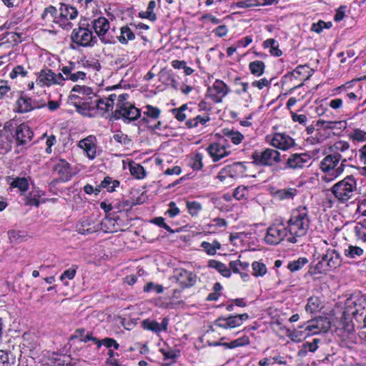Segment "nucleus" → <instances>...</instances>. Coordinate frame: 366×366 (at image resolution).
Instances as JSON below:
<instances>
[{"mask_svg":"<svg viewBox=\"0 0 366 366\" xmlns=\"http://www.w3.org/2000/svg\"><path fill=\"white\" fill-rule=\"evenodd\" d=\"M188 212L192 216H197L202 209V204L197 201H187L186 202Z\"/></svg>","mask_w":366,"mask_h":366,"instance_id":"4d7b16f0","label":"nucleus"},{"mask_svg":"<svg viewBox=\"0 0 366 366\" xmlns=\"http://www.w3.org/2000/svg\"><path fill=\"white\" fill-rule=\"evenodd\" d=\"M168 324L169 320L167 318H163L161 323L150 319H146L142 322V327L144 330L152 331L157 334L162 331H167Z\"/></svg>","mask_w":366,"mask_h":366,"instance_id":"393cba45","label":"nucleus"},{"mask_svg":"<svg viewBox=\"0 0 366 366\" xmlns=\"http://www.w3.org/2000/svg\"><path fill=\"white\" fill-rule=\"evenodd\" d=\"M350 147V145L347 141L338 140L330 147L329 149L334 155H342V154L347 152Z\"/></svg>","mask_w":366,"mask_h":366,"instance_id":"473e14b6","label":"nucleus"},{"mask_svg":"<svg viewBox=\"0 0 366 366\" xmlns=\"http://www.w3.org/2000/svg\"><path fill=\"white\" fill-rule=\"evenodd\" d=\"M310 223L308 208L300 206L292 212L287 225L282 221L274 222L267 229L264 241L268 244L276 245L287 237L288 242L296 243L299 237L307 234Z\"/></svg>","mask_w":366,"mask_h":366,"instance_id":"f257e3e1","label":"nucleus"},{"mask_svg":"<svg viewBox=\"0 0 366 366\" xmlns=\"http://www.w3.org/2000/svg\"><path fill=\"white\" fill-rule=\"evenodd\" d=\"M295 74L305 76V80L308 79L312 76L311 71L307 65H300L297 66L295 69L289 74V76H295Z\"/></svg>","mask_w":366,"mask_h":366,"instance_id":"6e6d98bb","label":"nucleus"},{"mask_svg":"<svg viewBox=\"0 0 366 366\" xmlns=\"http://www.w3.org/2000/svg\"><path fill=\"white\" fill-rule=\"evenodd\" d=\"M354 232L357 239L366 242V221L357 223L354 227Z\"/></svg>","mask_w":366,"mask_h":366,"instance_id":"5fc2aeb1","label":"nucleus"},{"mask_svg":"<svg viewBox=\"0 0 366 366\" xmlns=\"http://www.w3.org/2000/svg\"><path fill=\"white\" fill-rule=\"evenodd\" d=\"M364 254V249L361 247L350 244L344 249V254L350 259L360 257Z\"/></svg>","mask_w":366,"mask_h":366,"instance_id":"a19ab883","label":"nucleus"},{"mask_svg":"<svg viewBox=\"0 0 366 366\" xmlns=\"http://www.w3.org/2000/svg\"><path fill=\"white\" fill-rule=\"evenodd\" d=\"M297 194V190L295 188L288 187L277 190L274 196L280 200L292 199Z\"/></svg>","mask_w":366,"mask_h":366,"instance_id":"72a5a7b5","label":"nucleus"},{"mask_svg":"<svg viewBox=\"0 0 366 366\" xmlns=\"http://www.w3.org/2000/svg\"><path fill=\"white\" fill-rule=\"evenodd\" d=\"M11 180L9 185L11 188H16L21 194H24L29 189V178L25 177H9Z\"/></svg>","mask_w":366,"mask_h":366,"instance_id":"c85d7f7f","label":"nucleus"},{"mask_svg":"<svg viewBox=\"0 0 366 366\" xmlns=\"http://www.w3.org/2000/svg\"><path fill=\"white\" fill-rule=\"evenodd\" d=\"M330 328V322L328 318L320 317L315 320L308 321L305 327L307 335H317L321 332H326Z\"/></svg>","mask_w":366,"mask_h":366,"instance_id":"f3484780","label":"nucleus"},{"mask_svg":"<svg viewBox=\"0 0 366 366\" xmlns=\"http://www.w3.org/2000/svg\"><path fill=\"white\" fill-rule=\"evenodd\" d=\"M161 114V110L158 107H153L152 105L147 104L144 107L143 114L147 117H143L142 120H145L149 123V119L151 120H157Z\"/></svg>","mask_w":366,"mask_h":366,"instance_id":"c9c22d12","label":"nucleus"},{"mask_svg":"<svg viewBox=\"0 0 366 366\" xmlns=\"http://www.w3.org/2000/svg\"><path fill=\"white\" fill-rule=\"evenodd\" d=\"M144 291L147 292H155L157 294H161L164 292V287L161 285L154 284L151 282L144 286Z\"/></svg>","mask_w":366,"mask_h":366,"instance_id":"69168bd1","label":"nucleus"},{"mask_svg":"<svg viewBox=\"0 0 366 366\" xmlns=\"http://www.w3.org/2000/svg\"><path fill=\"white\" fill-rule=\"evenodd\" d=\"M249 344V338L247 335H244L238 339H236L230 342L223 343L222 345L229 349H233L238 347L247 345Z\"/></svg>","mask_w":366,"mask_h":366,"instance_id":"de8ad7c7","label":"nucleus"},{"mask_svg":"<svg viewBox=\"0 0 366 366\" xmlns=\"http://www.w3.org/2000/svg\"><path fill=\"white\" fill-rule=\"evenodd\" d=\"M156 7V2L152 0L149 2L147 9L146 11H142L139 13V16L142 19H147L152 21L157 19V16L154 13V10Z\"/></svg>","mask_w":366,"mask_h":366,"instance_id":"a18cd8bd","label":"nucleus"},{"mask_svg":"<svg viewBox=\"0 0 366 366\" xmlns=\"http://www.w3.org/2000/svg\"><path fill=\"white\" fill-rule=\"evenodd\" d=\"M70 95L71 100H74V105L76 108L78 112L81 114L86 115V111H84L83 108L78 107L77 103L82 102H90L95 97V93L90 87L85 86L75 85Z\"/></svg>","mask_w":366,"mask_h":366,"instance_id":"9b49d317","label":"nucleus"},{"mask_svg":"<svg viewBox=\"0 0 366 366\" xmlns=\"http://www.w3.org/2000/svg\"><path fill=\"white\" fill-rule=\"evenodd\" d=\"M53 171L59 177L61 182H67L71 179L72 172L70 164L64 159H57L54 162Z\"/></svg>","mask_w":366,"mask_h":366,"instance_id":"5701e85b","label":"nucleus"},{"mask_svg":"<svg viewBox=\"0 0 366 366\" xmlns=\"http://www.w3.org/2000/svg\"><path fill=\"white\" fill-rule=\"evenodd\" d=\"M113 139L122 145H128L131 142V139L128 137V136L121 131L117 132L113 135Z\"/></svg>","mask_w":366,"mask_h":366,"instance_id":"e2e57ef3","label":"nucleus"},{"mask_svg":"<svg viewBox=\"0 0 366 366\" xmlns=\"http://www.w3.org/2000/svg\"><path fill=\"white\" fill-rule=\"evenodd\" d=\"M119 186V182L118 180H113L109 177H106L103 181H102L101 184L99 185L100 187V190L102 188L107 189V192H112L115 190L117 187Z\"/></svg>","mask_w":366,"mask_h":366,"instance_id":"09e8293b","label":"nucleus"},{"mask_svg":"<svg viewBox=\"0 0 366 366\" xmlns=\"http://www.w3.org/2000/svg\"><path fill=\"white\" fill-rule=\"evenodd\" d=\"M79 147L84 150V153L89 159H94L97 153L94 137L89 136L79 141Z\"/></svg>","mask_w":366,"mask_h":366,"instance_id":"bb28decb","label":"nucleus"},{"mask_svg":"<svg viewBox=\"0 0 366 366\" xmlns=\"http://www.w3.org/2000/svg\"><path fill=\"white\" fill-rule=\"evenodd\" d=\"M129 169L131 174L136 179H142L146 177L144 168L138 163L131 162L129 164Z\"/></svg>","mask_w":366,"mask_h":366,"instance_id":"79ce46f5","label":"nucleus"},{"mask_svg":"<svg viewBox=\"0 0 366 366\" xmlns=\"http://www.w3.org/2000/svg\"><path fill=\"white\" fill-rule=\"evenodd\" d=\"M79 66H77L74 62H69L68 65L64 66L61 71L62 74L65 76L66 80L71 81H77L79 80H84L86 77V72L82 70H79Z\"/></svg>","mask_w":366,"mask_h":366,"instance_id":"412c9836","label":"nucleus"},{"mask_svg":"<svg viewBox=\"0 0 366 366\" xmlns=\"http://www.w3.org/2000/svg\"><path fill=\"white\" fill-rule=\"evenodd\" d=\"M249 194V188L245 186H239L234 192L233 196L237 200L245 199Z\"/></svg>","mask_w":366,"mask_h":366,"instance_id":"680f3d73","label":"nucleus"},{"mask_svg":"<svg viewBox=\"0 0 366 366\" xmlns=\"http://www.w3.org/2000/svg\"><path fill=\"white\" fill-rule=\"evenodd\" d=\"M252 162L257 166L272 167L282 162L280 152L272 148L256 150L252 154Z\"/></svg>","mask_w":366,"mask_h":366,"instance_id":"1a4fd4ad","label":"nucleus"},{"mask_svg":"<svg viewBox=\"0 0 366 366\" xmlns=\"http://www.w3.org/2000/svg\"><path fill=\"white\" fill-rule=\"evenodd\" d=\"M44 195V193L41 190L32 191L26 197V204L29 206L39 207L40 204L39 198Z\"/></svg>","mask_w":366,"mask_h":366,"instance_id":"49530a36","label":"nucleus"},{"mask_svg":"<svg viewBox=\"0 0 366 366\" xmlns=\"http://www.w3.org/2000/svg\"><path fill=\"white\" fill-rule=\"evenodd\" d=\"M59 16V25L64 29H70L71 24L69 20L76 18L78 11L76 8L65 4H61L58 14Z\"/></svg>","mask_w":366,"mask_h":366,"instance_id":"6ab92c4d","label":"nucleus"},{"mask_svg":"<svg viewBox=\"0 0 366 366\" xmlns=\"http://www.w3.org/2000/svg\"><path fill=\"white\" fill-rule=\"evenodd\" d=\"M248 318L249 315L247 313L230 315L227 317H219L215 320L214 325L225 330L232 329L242 325L243 322L246 321Z\"/></svg>","mask_w":366,"mask_h":366,"instance_id":"dca6fc26","label":"nucleus"},{"mask_svg":"<svg viewBox=\"0 0 366 366\" xmlns=\"http://www.w3.org/2000/svg\"><path fill=\"white\" fill-rule=\"evenodd\" d=\"M236 6L239 9L261 6L260 0H242L236 2Z\"/></svg>","mask_w":366,"mask_h":366,"instance_id":"0e129e2a","label":"nucleus"},{"mask_svg":"<svg viewBox=\"0 0 366 366\" xmlns=\"http://www.w3.org/2000/svg\"><path fill=\"white\" fill-rule=\"evenodd\" d=\"M26 74L27 71L24 69V67L21 65H18L13 69L9 76L11 79H15L19 76L22 77L25 76Z\"/></svg>","mask_w":366,"mask_h":366,"instance_id":"338daca9","label":"nucleus"},{"mask_svg":"<svg viewBox=\"0 0 366 366\" xmlns=\"http://www.w3.org/2000/svg\"><path fill=\"white\" fill-rule=\"evenodd\" d=\"M207 151L214 162L221 160L230 154L226 139L210 144L207 148Z\"/></svg>","mask_w":366,"mask_h":366,"instance_id":"a211bd4d","label":"nucleus"},{"mask_svg":"<svg viewBox=\"0 0 366 366\" xmlns=\"http://www.w3.org/2000/svg\"><path fill=\"white\" fill-rule=\"evenodd\" d=\"M341 264L340 254L334 249H329L322 257L321 260L316 264L317 273H326Z\"/></svg>","mask_w":366,"mask_h":366,"instance_id":"9d476101","label":"nucleus"},{"mask_svg":"<svg viewBox=\"0 0 366 366\" xmlns=\"http://www.w3.org/2000/svg\"><path fill=\"white\" fill-rule=\"evenodd\" d=\"M221 244L219 241L214 239L212 242L204 241L201 243V247L209 255L213 256L216 254L217 251L221 249Z\"/></svg>","mask_w":366,"mask_h":366,"instance_id":"37998d69","label":"nucleus"},{"mask_svg":"<svg viewBox=\"0 0 366 366\" xmlns=\"http://www.w3.org/2000/svg\"><path fill=\"white\" fill-rule=\"evenodd\" d=\"M357 191V180L353 175H348L342 180L335 183L331 188L335 200L345 204L352 199Z\"/></svg>","mask_w":366,"mask_h":366,"instance_id":"20e7f679","label":"nucleus"},{"mask_svg":"<svg viewBox=\"0 0 366 366\" xmlns=\"http://www.w3.org/2000/svg\"><path fill=\"white\" fill-rule=\"evenodd\" d=\"M322 302L318 297H311L308 299L305 310L311 314L316 313L322 309Z\"/></svg>","mask_w":366,"mask_h":366,"instance_id":"ea45409f","label":"nucleus"},{"mask_svg":"<svg viewBox=\"0 0 366 366\" xmlns=\"http://www.w3.org/2000/svg\"><path fill=\"white\" fill-rule=\"evenodd\" d=\"M230 92V87L224 81L221 79H215L213 84L207 88L206 96L214 104H219Z\"/></svg>","mask_w":366,"mask_h":366,"instance_id":"f8f14e48","label":"nucleus"},{"mask_svg":"<svg viewBox=\"0 0 366 366\" xmlns=\"http://www.w3.org/2000/svg\"><path fill=\"white\" fill-rule=\"evenodd\" d=\"M267 142L273 148L287 151L295 146V139L285 132H277L266 137Z\"/></svg>","mask_w":366,"mask_h":366,"instance_id":"ddd939ff","label":"nucleus"},{"mask_svg":"<svg viewBox=\"0 0 366 366\" xmlns=\"http://www.w3.org/2000/svg\"><path fill=\"white\" fill-rule=\"evenodd\" d=\"M41 19L46 22H54L59 25L58 11L53 6H49L44 9L41 14Z\"/></svg>","mask_w":366,"mask_h":366,"instance_id":"7c9ffc66","label":"nucleus"},{"mask_svg":"<svg viewBox=\"0 0 366 366\" xmlns=\"http://www.w3.org/2000/svg\"><path fill=\"white\" fill-rule=\"evenodd\" d=\"M249 267V263L246 262H241L239 260L232 261L229 262L230 270L232 269L234 273H240L241 271L245 270Z\"/></svg>","mask_w":366,"mask_h":366,"instance_id":"13d9d810","label":"nucleus"},{"mask_svg":"<svg viewBox=\"0 0 366 366\" xmlns=\"http://www.w3.org/2000/svg\"><path fill=\"white\" fill-rule=\"evenodd\" d=\"M347 316L348 315H345L342 322V327L345 332H347L348 334H352L356 329L366 328V327H359L357 322L355 321L352 316H351V317H347Z\"/></svg>","mask_w":366,"mask_h":366,"instance_id":"e433bc0d","label":"nucleus"},{"mask_svg":"<svg viewBox=\"0 0 366 366\" xmlns=\"http://www.w3.org/2000/svg\"><path fill=\"white\" fill-rule=\"evenodd\" d=\"M311 157L307 153H293L289 155L285 162V168L290 169H301L310 161Z\"/></svg>","mask_w":366,"mask_h":366,"instance_id":"aec40b11","label":"nucleus"},{"mask_svg":"<svg viewBox=\"0 0 366 366\" xmlns=\"http://www.w3.org/2000/svg\"><path fill=\"white\" fill-rule=\"evenodd\" d=\"M227 227V222L223 218H214L204 227L210 234H215Z\"/></svg>","mask_w":366,"mask_h":366,"instance_id":"cd10ccee","label":"nucleus"},{"mask_svg":"<svg viewBox=\"0 0 366 366\" xmlns=\"http://www.w3.org/2000/svg\"><path fill=\"white\" fill-rule=\"evenodd\" d=\"M348 137L352 142H366V132L357 128L349 133Z\"/></svg>","mask_w":366,"mask_h":366,"instance_id":"603ef678","label":"nucleus"},{"mask_svg":"<svg viewBox=\"0 0 366 366\" xmlns=\"http://www.w3.org/2000/svg\"><path fill=\"white\" fill-rule=\"evenodd\" d=\"M208 267L215 269L224 277H229L231 276L230 267H227L226 264L219 261L210 259L208 262Z\"/></svg>","mask_w":366,"mask_h":366,"instance_id":"2f4dec72","label":"nucleus"},{"mask_svg":"<svg viewBox=\"0 0 366 366\" xmlns=\"http://www.w3.org/2000/svg\"><path fill=\"white\" fill-rule=\"evenodd\" d=\"M161 353L164 355L165 360H171L172 362L179 356V351L171 348H161Z\"/></svg>","mask_w":366,"mask_h":366,"instance_id":"052dcab7","label":"nucleus"},{"mask_svg":"<svg viewBox=\"0 0 366 366\" xmlns=\"http://www.w3.org/2000/svg\"><path fill=\"white\" fill-rule=\"evenodd\" d=\"M262 46L264 49H269L270 54L274 56L279 57L282 54V51L279 49V44L274 39H266Z\"/></svg>","mask_w":366,"mask_h":366,"instance_id":"4c0bfd02","label":"nucleus"},{"mask_svg":"<svg viewBox=\"0 0 366 366\" xmlns=\"http://www.w3.org/2000/svg\"><path fill=\"white\" fill-rule=\"evenodd\" d=\"M307 262L308 259L306 257H300L296 260L289 262L287 268L292 272H297L301 269Z\"/></svg>","mask_w":366,"mask_h":366,"instance_id":"864d4df0","label":"nucleus"},{"mask_svg":"<svg viewBox=\"0 0 366 366\" xmlns=\"http://www.w3.org/2000/svg\"><path fill=\"white\" fill-rule=\"evenodd\" d=\"M247 162H237L222 167L217 175V179L224 184H232L236 178L245 175Z\"/></svg>","mask_w":366,"mask_h":366,"instance_id":"6e6552de","label":"nucleus"},{"mask_svg":"<svg viewBox=\"0 0 366 366\" xmlns=\"http://www.w3.org/2000/svg\"><path fill=\"white\" fill-rule=\"evenodd\" d=\"M86 26H91L103 44H112L116 42L114 36L109 31L110 23L106 17L102 15L94 16L90 20V23L86 24Z\"/></svg>","mask_w":366,"mask_h":366,"instance_id":"0eeeda50","label":"nucleus"},{"mask_svg":"<svg viewBox=\"0 0 366 366\" xmlns=\"http://www.w3.org/2000/svg\"><path fill=\"white\" fill-rule=\"evenodd\" d=\"M365 299L359 295L352 296L345 302L344 315L352 316L359 327H366Z\"/></svg>","mask_w":366,"mask_h":366,"instance_id":"39448f33","label":"nucleus"},{"mask_svg":"<svg viewBox=\"0 0 366 366\" xmlns=\"http://www.w3.org/2000/svg\"><path fill=\"white\" fill-rule=\"evenodd\" d=\"M252 274L256 277H263L267 272V268L262 262L254 261L252 264Z\"/></svg>","mask_w":366,"mask_h":366,"instance_id":"8fccbe9b","label":"nucleus"},{"mask_svg":"<svg viewBox=\"0 0 366 366\" xmlns=\"http://www.w3.org/2000/svg\"><path fill=\"white\" fill-rule=\"evenodd\" d=\"M119 92L111 94L108 97H99L95 94V97L90 102H82L77 103L78 107L83 108L86 111V115L102 116L107 112L112 111L114 104L119 99Z\"/></svg>","mask_w":366,"mask_h":366,"instance_id":"7ed1b4c3","label":"nucleus"},{"mask_svg":"<svg viewBox=\"0 0 366 366\" xmlns=\"http://www.w3.org/2000/svg\"><path fill=\"white\" fill-rule=\"evenodd\" d=\"M37 107H39L37 102L31 98L21 94L16 102L15 111L19 113H25Z\"/></svg>","mask_w":366,"mask_h":366,"instance_id":"b1692460","label":"nucleus"},{"mask_svg":"<svg viewBox=\"0 0 366 366\" xmlns=\"http://www.w3.org/2000/svg\"><path fill=\"white\" fill-rule=\"evenodd\" d=\"M128 98V94H119V99L116 102V110L114 112V117L117 119H122L125 122L136 120L140 117V110L129 103Z\"/></svg>","mask_w":366,"mask_h":366,"instance_id":"423d86ee","label":"nucleus"},{"mask_svg":"<svg viewBox=\"0 0 366 366\" xmlns=\"http://www.w3.org/2000/svg\"><path fill=\"white\" fill-rule=\"evenodd\" d=\"M178 282L182 287L193 286L197 280L196 274L182 268L175 269L172 277Z\"/></svg>","mask_w":366,"mask_h":366,"instance_id":"4be33fe9","label":"nucleus"},{"mask_svg":"<svg viewBox=\"0 0 366 366\" xmlns=\"http://www.w3.org/2000/svg\"><path fill=\"white\" fill-rule=\"evenodd\" d=\"M72 41L82 46H92V43L96 42V36L93 35L92 31L81 24L77 29H74L71 34Z\"/></svg>","mask_w":366,"mask_h":366,"instance_id":"4468645a","label":"nucleus"},{"mask_svg":"<svg viewBox=\"0 0 366 366\" xmlns=\"http://www.w3.org/2000/svg\"><path fill=\"white\" fill-rule=\"evenodd\" d=\"M15 136L19 144H25L31 140L33 132L27 124H21L16 127Z\"/></svg>","mask_w":366,"mask_h":366,"instance_id":"a878e982","label":"nucleus"},{"mask_svg":"<svg viewBox=\"0 0 366 366\" xmlns=\"http://www.w3.org/2000/svg\"><path fill=\"white\" fill-rule=\"evenodd\" d=\"M342 155L328 154L320 162V169L325 173L322 179L325 182H330L340 177L344 172L346 162L351 160Z\"/></svg>","mask_w":366,"mask_h":366,"instance_id":"f03ea898","label":"nucleus"},{"mask_svg":"<svg viewBox=\"0 0 366 366\" xmlns=\"http://www.w3.org/2000/svg\"><path fill=\"white\" fill-rule=\"evenodd\" d=\"M209 121L210 117L208 114L197 115L193 119L187 120L186 125L188 128H195L199 125L205 126Z\"/></svg>","mask_w":366,"mask_h":366,"instance_id":"58836bf2","label":"nucleus"},{"mask_svg":"<svg viewBox=\"0 0 366 366\" xmlns=\"http://www.w3.org/2000/svg\"><path fill=\"white\" fill-rule=\"evenodd\" d=\"M77 266L73 265L71 268L65 270L61 275L60 280H64V279L72 280L75 277L76 273Z\"/></svg>","mask_w":366,"mask_h":366,"instance_id":"774afa93","label":"nucleus"},{"mask_svg":"<svg viewBox=\"0 0 366 366\" xmlns=\"http://www.w3.org/2000/svg\"><path fill=\"white\" fill-rule=\"evenodd\" d=\"M249 69L254 76H260L264 72L265 64L262 61L256 60L249 64Z\"/></svg>","mask_w":366,"mask_h":366,"instance_id":"c03bdc74","label":"nucleus"},{"mask_svg":"<svg viewBox=\"0 0 366 366\" xmlns=\"http://www.w3.org/2000/svg\"><path fill=\"white\" fill-rule=\"evenodd\" d=\"M65 79L61 73L56 74L50 69H42L36 79V84L42 86L52 85H63Z\"/></svg>","mask_w":366,"mask_h":366,"instance_id":"2eb2a0df","label":"nucleus"},{"mask_svg":"<svg viewBox=\"0 0 366 366\" xmlns=\"http://www.w3.org/2000/svg\"><path fill=\"white\" fill-rule=\"evenodd\" d=\"M224 134L228 140H230L236 145L239 144L244 139L243 134L238 131L227 130L225 131Z\"/></svg>","mask_w":366,"mask_h":366,"instance_id":"3c124183","label":"nucleus"},{"mask_svg":"<svg viewBox=\"0 0 366 366\" xmlns=\"http://www.w3.org/2000/svg\"><path fill=\"white\" fill-rule=\"evenodd\" d=\"M132 27L127 25L121 27L120 35L117 36V38L122 44L126 45L129 41H132L135 39V34Z\"/></svg>","mask_w":366,"mask_h":366,"instance_id":"c756f323","label":"nucleus"},{"mask_svg":"<svg viewBox=\"0 0 366 366\" xmlns=\"http://www.w3.org/2000/svg\"><path fill=\"white\" fill-rule=\"evenodd\" d=\"M188 109L187 104H183L179 108H175L172 110L175 118L180 122H183L188 116L185 112Z\"/></svg>","mask_w":366,"mask_h":366,"instance_id":"bf43d9fd","label":"nucleus"},{"mask_svg":"<svg viewBox=\"0 0 366 366\" xmlns=\"http://www.w3.org/2000/svg\"><path fill=\"white\" fill-rule=\"evenodd\" d=\"M49 360L51 366H71V357L67 355L53 354Z\"/></svg>","mask_w":366,"mask_h":366,"instance_id":"f704fd0d","label":"nucleus"}]
</instances>
